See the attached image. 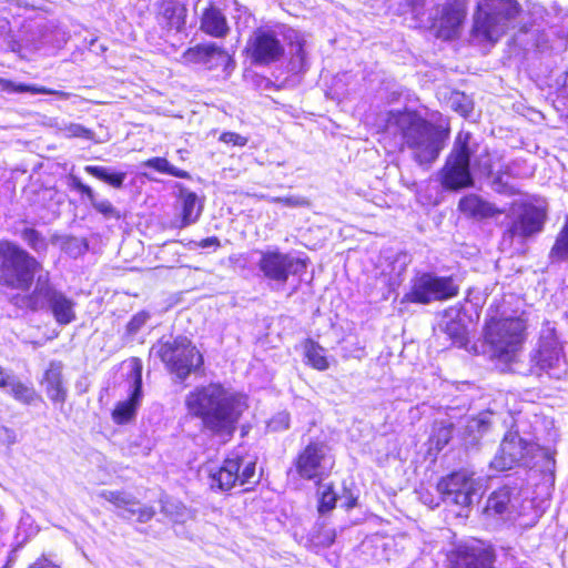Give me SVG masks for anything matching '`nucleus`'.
Wrapping results in <instances>:
<instances>
[{
	"instance_id": "a18cd8bd",
	"label": "nucleus",
	"mask_w": 568,
	"mask_h": 568,
	"mask_svg": "<svg viewBox=\"0 0 568 568\" xmlns=\"http://www.w3.org/2000/svg\"><path fill=\"white\" fill-rule=\"evenodd\" d=\"M290 425V416L286 412H281L276 414L267 424V427L272 432H280L288 428Z\"/></svg>"
},
{
	"instance_id": "a211bd4d",
	"label": "nucleus",
	"mask_w": 568,
	"mask_h": 568,
	"mask_svg": "<svg viewBox=\"0 0 568 568\" xmlns=\"http://www.w3.org/2000/svg\"><path fill=\"white\" fill-rule=\"evenodd\" d=\"M334 465L328 448L323 444H310L296 459V470L305 479H321Z\"/></svg>"
},
{
	"instance_id": "a878e982",
	"label": "nucleus",
	"mask_w": 568,
	"mask_h": 568,
	"mask_svg": "<svg viewBox=\"0 0 568 568\" xmlns=\"http://www.w3.org/2000/svg\"><path fill=\"white\" fill-rule=\"evenodd\" d=\"M142 362L138 357H132L121 364V375L125 378L123 387L126 390H141L142 388Z\"/></svg>"
},
{
	"instance_id": "5fc2aeb1",
	"label": "nucleus",
	"mask_w": 568,
	"mask_h": 568,
	"mask_svg": "<svg viewBox=\"0 0 568 568\" xmlns=\"http://www.w3.org/2000/svg\"><path fill=\"white\" fill-rule=\"evenodd\" d=\"M14 396L18 400L23 402V403H30L32 400V396L30 393L19 392V393H14Z\"/></svg>"
},
{
	"instance_id": "20e7f679",
	"label": "nucleus",
	"mask_w": 568,
	"mask_h": 568,
	"mask_svg": "<svg viewBox=\"0 0 568 568\" xmlns=\"http://www.w3.org/2000/svg\"><path fill=\"white\" fill-rule=\"evenodd\" d=\"M42 264L11 241H0V285L27 292L36 275L43 274Z\"/></svg>"
},
{
	"instance_id": "79ce46f5",
	"label": "nucleus",
	"mask_w": 568,
	"mask_h": 568,
	"mask_svg": "<svg viewBox=\"0 0 568 568\" xmlns=\"http://www.w3.org/2000/svg\"><path fill=\"white\" fill-rule=\"evenodd\" d=\"M452 108L462 116L468 118L473 112L474 105L471 100L462 93H455L452 99Z\"/></svg>"
},
{
	"instance_id": "e433bc0d",
	"label": "nucleus",
	"mask_w": 568,
	"mask_h": 568,
	"mask_svg": "<svg viewBox=\"0 0 568 568\" xmlns=\"http://www.w3.org/2000/svg\"><path fill=\"white\" fill-rule=\"evenodd\" d=\"M444 332L454 344L464 345L466 339V327L460 321L449 320L444 324Z\"/></svg>"
},
{
	"instance_id": "a19ab883",
	"label": "nucleus",
	"mask_w": 568,
	"mask_h": 568,
	"mask_svg": "<svg viewBox=\"0 0 568 568\" xmlns=\"http://www.w3.org/2000/svg\"><path fill=\"white\" fill-rule=\"evenodd\" d=\"M150 320V314L145 311H141L132 316L129 323L125 326L124 337L126 339L132 341L134 335L140 332V329L146 324Z\"/></svg>"
},
{
	"instance_id": "4d7b16f0",
	"label": "nucleus",
	"mask_w": 568,
	"mask_h": 568,
	"mask_svg": "<svg viewBox=\"0 0 568 568\" xmlns=\"http://www.w3.org/2000/svg\"><path fill=\"white\" fill-rule=\"evenodd\" d=\"M52 400L63 402L64 400L63 393H55V395L52 397Z\"/></svg>"
},
{
	"instance_id": "13d9d810",
	"label": "nucleus",
	"mask_w": 568,
	"mask_h": 568,
	"mask_svg": "<svg viewBox=\"0 0 568 568\" xmlns=\"http://www.w3.org/2000/svg\"><path fill=\"white\" fill-rule=\"evenodd\" d=\"M494 185H495V190L498 191V192H501V189L498 187V185H500V179H496L494 181Z\"/></svg>"
},
{
	"instance_id": "4468645a",
	"label": "nucleus",
	"mask_w": 568,
	"mask_h": 568,
	"mask_svg": "<svg viewBox=\"0 0 568 568\" xmlns=\"http://www.w3.org/2000/svg\"><path fill=\"white\" fill-rule=\"evenodd\" d=\"M539 450L535 442L524 439L517 432L510 430L505 435L490 466L498 471H504L517 465H529Z\"/></svg>"
},
{
	"instance_id": "b1692460",
	"label": "nucleus",
	"mask_w": 568,
	"mask_h": 568,
	"mask_svg": "<svg viewBox=\"0 0 568 568\" xmlns=\"http://www.w3.org/2000/svg\"><path fill=\"white\" fill-rule=\"evenodd\" d=\"M186 8L173 0H165L160 6L159 23L169 30L182 31L185 26Z\"/></svg>"
},
{
	"instance_id": "de8ad7c7",
	"label": "nucleus",
	"mask_w": 568,
	"mask_h": 568,
	"mask_svg": "<svg viewBox=\"0 0 568 568\" xmlns=\"http://www.w3.org/2000/svg\"><path fill=\"white\" fill-rule=\"evenodd\" d=\"M70 185L74 190L81 192L88 199L92 197L93 190L90 186L83 184L82 181L80 180V178H78L75 175H71L70 176Z\"/></svg>"
},
{
	"instance_id": "7c9ffc66",
	"label": "nucleus",
	"mask_w": 568,
	"mask_h": 568,
	"mask_svg": "<svg viewBox=\"0 0 568 568\" xmlns=\"http://www.w3.org/2000/svg\"><path fill=\"white\" fill-rule=\"evenodd\" d=\"M549 257L556 262H568V219L556 237L555 244L550 250Z\"/></svg>"
},
{
	"instance_id": "f257e3e1",
	"label": "nucleus",
	"mask_w": 568,
	"mask_h": 568,
	"mask_svg": "<svg viewBox=\"0 0 568 568\" xmlns=\"http://www.w3.org/2000/svg\"><path fill=\"white\" fill-rule=\"evenodd\" d=\"M284 42L290 45V70L294 73L304 72L307 69V57L304 51L306 41L295 29L286 27L257 28L250 36L245 51L252 63L268 65L284 57Z\"/></svg>"
},
{
	"instance_id": "72a5a7b5",
	"label": "nucleus",
	"mask_w": 568,
	"mask_h": 568,
	"mask_svg": "<svg viewBox=\"0 0 568 568\" xmlns=\"http://www.w3.org/2000/svg\"><path fill=\"white\" fill-rule=\"evenodd\" d=\"M453 435L452 424H435L433 434L430 436V444L437 449L442 450L450 440Z\"/></svg>"
},
{
	"instance_id": "4c0bfd02",
	"label": "nucleus",
	"mask_w": 568,
	"mask_h": 568,
	"mask_svg": "<svg viewBox=\"0 0 568 568\" xmlns=\"http://www.w3.org/2000/svg\"><path fill=\"white\" fill-rule=\"evenodd\" d=\"M42 386L47 390H62L61 366L60 365H57V364L50 365V367L44 373Z\"/></svg>"
},
{
	"instance_id": "6ab92c4d",
	"label": "nucleus",
	"mask_w": 568,
	"mask_h": 568,
	"mask_svg": "<svg viewBox=\"0 0 568 568\" xmlns=\"http://www.w3.org/2000/svg\"><path fill=\"white\" fill-rule=\"evenodd\" d=\"M182 59L185 63L203 64L210 70L219 67L226 69L233 62L232 57L215 43L197 44L190 48L183 53Z\"/></svg>"
},
{
	"instance_id": "864d4df0",
	"label": "nucleus",
	"mask_w": 568,
	"mask_h": 568,
	"mask_svg": "<svg viewBox=\"0 0 568 568\" xmlns=\"http://www.w3.org/2000/svg\"><path fill=\"white\" fill-rule=\"evenodd\" d=\"M30 568H60L53 564H51L45 557L39 558L37 561H34Z\"/></svg>"
},
{
	"instance_id": "2f4dec72",
	"label": "nucleus",
	"mask_w": 568,
	"mask_h": 568,
	"mask_svg": "<svg viewBox=\"0 0 568 568\" xmlns=\"http://www.w3.org/2000/svg\"><path fill=\"white\" fill-rule=\"evenodd\" d=\"M59 133L68 139L71 138H80L85 140H92L94 138V132L82 124L73 123V122H63L58 126Z\"/></svg>"
},
{
	"instance_id": "473e14b6",
	"label": "nucleus",
	"mask_w": 568,
	"mask_h": 568,
	"mask_svg": "<svg viewBox=\"0 0 568 568\" xmlns=\"http://www.w3.org/2000/svg\"><path fill=\"white\" fill-rule=\"evenodd\" d=\"M144 166L154 169L158 172L165 173L175 178H187V172L180 170L169 163L164 158H152L143 163Z\"/></svg>"
},
{
	"instance_id": "393cba45",
	"label": "nucleus",
	"mask_w": 568,
	"mask_h": 568,
	"mask_svg": "<svg viewBox=\"0 0 568 568\" xmlns=\"http://www.w3.org/2000/svg\"><path fill=\"white\" fill-rule=\"evenodd\" d=\"M142 395L143 393H130L124 399L119 400L111 413L112 420L116 425L132 422L141 406Z\"/></svg>"
},
{
	"instance_id": "7ed1b4c3",
	"label": "nucleus",
	"mask_w": 568,
	"mask_h": 568,
	"mask_svg": "<svg viewBox=\"0 0 568 568\" xmlns=\"http://www.w3.org/2000/svg\"><path fill=\"white\" fill-rule=\"evenodd\" d=\"M186 406L189 413L200 417L205 427L215 434L231 436L246 403L233 393H190Z\"/></svg>"
},
{
	"instance_id": "3c124183",
	"label": "nucleus",
	"mask_w": 568,
	"mask_h": 568,
	"mask_svg": "<svg viewBox=\"0 0 568 568\" xmlns=\"http://www.w3.org/2000/svg\"><path fill=\"white\" fill-rule=\"evenodd\" d=\"M407 3L412 8V12L418 16L422 13L426 0H407Z\"/></svg>"
},
{
	"instance_id": "4be33fe9",
	"label": "nucleus",
	"mask_w": 568,
	"mask_h": 568,
	"mask_svg": "<svg viewBox=\"0 0 568 568\" xmlns=\"http://www.w3.org/2000/svg\"><path fill=\"white\" fill-rule=\"evenodd\" d=\"M178 205L181 209L182 216L180 227L194 224L203 211V202L195 192L189 189L180 190Z\"/></svg>"
},
{
	"instance_id": "2eb2a0df",
	"label": "nucleus",
	"mask_w": 568,
	"mask_h": 568,
	"mask_svg": "<svg viewBox=\"0 0 568 568\" xmlns=\"http://www.w3.org/2000/svg\"><path fill=\"white\" fill-rule=\"evenodd\" d=\"M479 490V481L467 470L453 473L437 484V491L442 495L443 501L460 507H468Z\"/></svg>"
},
{
	"instance_id": "9d476101",
	"label": "nucleus",
	"mask_w": 568,
	"mask_h": 568,
	"mask_svg": "<svg viewBox=\"0 0 568 568\" xmlns=\"http://www.w3.org/2000/svg\"><path fill=\"white\" fill-rule=\"evenodd\" d=\"M469 132H459L453 150L440 171V182L447 190H459L473 186L474 180L469 170L473 150L469 146Z\"/></svg>"
},
{
	"instance_id": "603ef678",
	"label": "nucleus",
	"mask_w": 568,
	"mask_h": 568,
	"mask_svg": "<svg viewBox=\"0 0 568 568\" xmlns=\"http://www.w3.org/2000/svg\"><path fill=\"white\" fill-rule=\"evenodd\" d=\"M199 247L206 248V247H219L220 246V240L216 236H211L202 240L197 244Z\"/></svg>"
},
{
	"instance_id": "c9c22d12",
	"label": "nucleus",
	"mask_w": 568,
	"mask_h": 568,
	"mask_svg": "<svg viewBox=\"0 0 568 568\" xmlns=\"http://www.w3.org/2000/svg\"><path fill=\"white\" fill-rule=\"evenodd\" d=\"M93 209L103 215L105 219H116L121 217L120 212L113 206V204L106 199H98L95 193H92V197L88 199Z\"/></svg>"
},
{
	"instance_id": "5701e85b",
	"label": "nucleus",
	"mask_w": 568,
	"mask_h": 568,
	"mask_svg": "<svg viewBox=\"0 0 568 568\" xmlns=\"http://www.w3.org/2000/svg\"><path fill=\"white\" fill-rule=\"evenodd\" d=\"M459 210L470 217L483 220L487 217H493L497 214H503L505 211L495 207L488 201H485L480 196L476 194H469L464 196L458 204Z\"/></svg>"
},
{
	"instance_id": "1a4fd4ad",
	"label": "nucleus",
	"mask_w": 568,
	"mask_h": 568,
	"mask_svg": "<svg viewBox=\"0 0 568 568\" xmlns=\"http://www.w3.org/2000/svg\"><path fill=\"white\" fill-rule=\"evenodd\" d=\"M150 355L160 358L180 381L185 379L203 364L200 352L189 338L182 336L173 341H159L151 347Z\"/></svg>"
},
{
	"instance_id": "c85d7f7f",
	"label": "nucleus",
	"mask_w": 568,
	"mask_h": 568,
	"mask_svg": "<svg viewBox=\"0 0 568 568\" xmlns=\"http://www.w3.org/2000/svg\"><path fill=\"white\" fill-rule=\"evenodd\" d=\"M305 356L307 363L314 368L324 371L328 368V359L325 349L313 341H308L305 345Z\"/></svg>"
},
{
	"instance_id": "c03bdc74",
	"label": "nucleus",
	"mask_w": 568,
	"mask_h": 568,
	"mask_svg": "<svg viewBox=\"0 0 568 568\" xmlns=\"http://www.w3.org/2000/svg\"><path fill=\"white\" fill-rule=\"evenodd\" d=\"M490 426L489 416L487 414H481L476 418H471L467 424V429L470 433H477L479 435L485 434Z\"/></svg>"
},
{
	"instance_id": "8fccbe9b",
	"label": "nucleus",
	"mask_w": 568,
	"mask_h": 568,
	"mask_svg": "<svg viewBox=\"0 0 568 568\" xmlns=\"http://www.w3.org/2000/svg\"><path fill=\"white\" fill-rule=\"evenodd\" d=\"M135 514H138V520L140 523H146L152 519L155 511L152 507L145 506V507L140 508L138 511L135 510Z\"/></svg>"
},
{
	"instance_id": "f03ea898",
	"label": "nucleus",
	"mask_w": 568,
	"mask_h": 568,
	"mask_svg": "<svg viewBox=\"0 0 568 568\" xmlns=\"http://www.w3.org/2000/svg\"><path fill=\"white\" fill-rule=\"evenodd\" d=\"M386 128H395L402 133L405 145L419 165L433 163L449 135L447 130L432 124L409 110L389 111L386 114Z\"/></svg>"
},
{
	"instance_id": "f704fd0d",
	"label": "nucleus",
	"mask_w": 568,
	"mask_h": 568,
	"mask_svg": "<svg viewBox=\"0 0 568 568\" xmlns=\"http://www.w3.org/2000/svg\"><path fill=\"white\" fill-rule=\"evenodd\" d=\"M162 511L169 516L174 523H184L191 518V511L181 503L164 501Z\"/></svg>"
},
{
	"instance_id": "f3484780",
	"label": "nucleus",
	"mask_w": 568,
	"mask_h": 568,
	"mask_svg": "<svg viewBox=\"0 0 568 568\" xmlns=\"http://www.w3.org/2000/svg\"><path fill=\"white\" fill-rule=\"evenodd\" d=\"M537 366L550 377L559 379L566 373V361L556 331L548 324L541 328L539 347L534 357Z\"/></svg>"
},
{
	"instance_id": "aec40b11",
	"label": "nucleus",
	"mask_w": 568,
	"mask_h": 568,
	"mask_svg": "<svg viewBox=\"0 0 568 568\" xmlns=\"http://www.w3.org/2000/svg\"><path fill=\"white\" fill-rule=\"evenodd\" d=\"M491 551L477 546H462L454 560V568H493Z\"/></svg>"
},
{
	"instance_id": "423d86ee",
	"label": "nucleus",
	"mask_w": 568,
	"mask_h": 568,
	"mask_svg": "<svg viewBox=\"0 0 568 568\" xmlns=\"http://www.w3.org/2000/svg\"><path fill=\"white\" fill-rule=\"evenodd\" d=\"M519 12L516 0H478L473 36L479 41L496 42Z\"/></svg>"
},
{
	"instance_id": "c756f323",
	"label": "nucleus",
	"mask_w": 568,
	"mask_h": 568,
	"mask_svg": "<svg viewBox=\"0 0 568 568\" xmlns=\"http://www.w3.org/2000/svg\"><path fill=\"white\" fill-rule=\"evenodd\" d=\"M84 171L113 187H121L126 176L125 173H110L104 166L87 165Z\"/></svg>"
},
{
	"instance_id": "09e8293b",
	"label": "nucleus",
	"mask_w": 568,
	"mask_h": 568,
	"mask_svg": "<svg viewBox=\"0 0 568 568\" xmlns=\"http://www.w3.org/2000/svg\"><path fill=\"white\" fill-rule=\"evenodd\" d=\"M0 387H10L11 389H14V387H17L16 377L8 374L1 367H0Z\"/></svg>"
},
{
	"instance_id": "6e6552de",
	"label": "nucleus",
	"mask_w": 568,
	"mask_h": 568,
	"mask_svg": "<svg viewBox=\"0 0 568 568\" xmlns=\"http://www.w3.org/2000/svg\"><path fill=\"white\" fill-rule=\"evenodd\" d=\"M20 301L22 306L31 311L48 307L60 325H68L75 320V302L51 285L48 272L38 275L32 293Z\"/></svg>"
},
{
	"instance_id": "9b49d317",
	"label": "nucleus",
	"mask_w": 568,
	"mask_h": 568,
	"mask_svg": "<svg viewBox=\"0 0 568 568\" xmlns=\"http://www.w3.org/2000/svg\"><path fill=\"white\" fill-rule=\"evenodd\" d=\"M532 511V500L523 497L521 493L507 487L494 491L487 499L485 514L487 517L498 518L505 521H516L529 517L532 521L537 518Z\"/></svg>"
},
{
	"instance_id": "ddd939ff",
	"label": "nucleus",
	"mask_w": 568,
	"mask_h": 568,
	"mask_svg": "<svg viewBox=\"0 0 568 568\" xmlns=\"http://www.w3.org/2000/svg\"><path fill=\"white\" fill-rule=\"evenodd\" d=\"M457 294L458 285L452 276L422 273L412 280L410 291L405 298L413 303L429 304L455 297Z\"/></svg>"
},
{
	"instance_id": "ea45409f",
	"label": "nucleus",
	"mask_w": 568,
	"mask_h": 568,
	"mask_svg": "<svg viewBox=\"0 0 568 568\" xmlns=\"http://www.w3.org/2000/svg\"><path fill=\"white\" fill-rule=\"evenodd\" d=\"M317 493L320 495L318 511L323 514L332 510L335 507L337 498L336 494L332 489V486L322 485L318 487Z\"/></svg>"
},
{
	"instance_id": "bf43d9fd",
	"label": "nucleus",
	"mask_w": 568,
	"mask_h": 568,
	"mask_svg": "<svg viewBox=\"0 0 568 568\" xmlns=\"http://www.w3.org/2000/svg\"><path fill=\"white\" fill-rule=\"evenodd\" d=\"M432 387H437V385L433 384ZM438 387H448V385H445L444 382H440Z\"/></svg>"
},
{
	"instance_id": "39448f33",
	"label": "nucleus",
	"mask_w": 568,
	"mask_h": 568,
	"mask_svg": "<svg viewBox=\"0 0 568 568\" xmlns=\"http://www.w3.org/2000/svg\"><path fill=\"white\" fill-rule=\"evenodd\" d=\"M204 471L207 474L211 489L219 491H229L236 486L258 481L256 458L244 448L230 453L220 466L205 465Z\"/></svg>"
},
{
	"instance_id": "cd10ccee",
	"label": "nucleus",
	"mask_w": 568,
	"mask_h": 568,
	"mask_svg": "<svg viewBox=\"0 0 568 568\" xmlns=\"http://www.w3.org/2000/svg\"><path fill=\"white\" fill-rule=\"evenodd\" d=\"M99 496L130 515L135 514L134 506L138 505V501L130 493L123 490H102L99 493Z\"/></svg>"
},
{
	"instance_id": "0eeeda50",
	"label": "nucleus",
	"mask_w": 568,
	"mask_h": 568,
	"mask_svg": "<svg viewBox=\"0 0 568 568\" xmlns=\"http://www.w3.org/2000/svg\"><path fill=\"white\" fill-rule=\"evenodd\" d=\"M525 322L519 317L491 320L487 325L486 338L490 344L491 357L515 371L524 342Z\"/></svg>"
},
{
	"instance_id": "37998d69",
	"label": "nucleus",
	"mask_w": 568,
	"mask_h": 568,
	"mask_svg": "<svg viewBox=\"0 0 568 568\" xmlns=\"http://www.w3.org/2000/svg\"><path fill=\"white\" fill-rule=\"evenodd\" d=\"M268 201L272 203H281L288 207L310 206V201L300 195L268 197Z\"/></svg>"
},
{
	"instance_id": "412c9836",
	"label": "nucleus",
	"mask_w": 568,
	"mask_h": 568,
	"mask_svg": "<svg viewBox=\"0 0 568 568\" xmlns=\"http://www.w3.org/2000/svg\"><path fill=\"white\" fill-rule=\"evenodd\" d=\"M200 30L213 38H225L230 33V26L222 10L210 6L201 16Z\"/></svg>"
},
{
	"instance_id": "f8f14e48",
	"label": "nucleus",
	"mask_w": 568,
	"mask_h": 568,
	"mask_svg": "<svg viewBox=\"0 0 568 568\" xmlns=\"http://www.w3.org/2000/svg\"><path fill=\"white\" fill-rule=\"evenodd\" d=\"M546 217L547 213L544 207L525 202H515L507 213L509 223L504 237L526 240L538 234L544 229Z\"/></svg>"
},
{
	"instance_id": "49530a36",
	"label": "nucleus",
	"mask_w": 568,
	"mask_h": 568,
	"mask_svg": "<svg viewBox=\"0 0 568 568\" xmlns=\"http://www.w3.org/2000/svg\"><path fill=\"white\" fill-rule=\"evenodd\" d=\"M220 140L227 144L240 145V146L245 145L247 142L246 138H244L237 133H234V132H224L221 135Z\"/></svg>"
},
{
	"instance_id": "bb28decb",
	"label": "nucleus",
	"mask_w": 568,
	"mask_h": 568,
	"mask_svg": "<svg viewBox=\"0 0 568 568\" xmlns=\"http://www.w3.org/2000/svg\"><path fill=\"white\" fill-rule=\"evenodd\" d=\"M0 91L7 93H24L30 92L32 94H54L61 99H68L69 93L58 90L48 89L44 87L27 85L22 83H16L13 81L0 78Z\"/></svg>"
},
{
	"instance_id": "dca6fc26",
	"label": "nucleus",
	"mask_w": 568,
	"mask_h": 568,
	"mask_svg": "<svg viewBox=\"0 0 568 568\" xmlns=\"http://www.w3.org/2000/svg\"><path fill=\"white\" fill-rule=\"evenodd\" d=\"M258 268L264 277L276 284H285L290 275L302 274L306 270L304 260L280 251L261 252Z\"/></svg>"
},
{
	"instance_id": "6e6d98bb",
	"label": "nucleus",
	"mask_w": 568,
	"mask_h": 568,
	"mask_svg": "<svg viewBox=\"0 0 568 568\" xmlns=\"http://www.w3.org/2000/svg\"><path fill=\"white\" fill-rule=\"evenodd\" d=\"M420 499L425 505H428L430 508H435L439 505L438 503H434L433 498L428 494H423L420 496Z\"/></svg>"
},
{
	"instance_id": "58836bf2",
	"label": "nucleus",
	"mask_w": 568,
	"mask_h": 568,
	"mask_svg": "<svg viewBox=\"0 0 568 568\" xmlns=\"http://www.w3.org/2000/svg\"><path fill=\"white\" fill-rule=\"evenodd\" d=\"M21 237L37 253L47 251V241L37 230L24 229L21 232Z\"/></svg>"
}]
</instances>
